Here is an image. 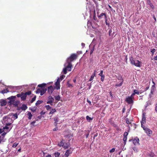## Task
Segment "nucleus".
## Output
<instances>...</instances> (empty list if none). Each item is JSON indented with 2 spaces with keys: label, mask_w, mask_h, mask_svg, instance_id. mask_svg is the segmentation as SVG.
I'll list each match as a JSON object with an SVG mask.
<instances>
[{
  "label": "nucleus",
  "mask_w": 157,
  "mask_h": 157,
  "mask_svg": "<svg viewBox=\"0 0 157 157\" xmlns=\"http://www.w3.org/2000/svg\"><path fill=\"white\" fill-rule=\"evenodd\" d=\"M49 99L50 100H53V101H54V98L52 97V96H50L49 97Z\"/></svg>",
  "instance_id": "55"
},
{
  "label": "nucleus",
  "mask_w": 157,
  "mask_h": 157,
  "mask_svg": "<svg viewBox=\"0 0 157 157\" xmlns=\"http://www.w3.org/2000/svg\"><path fill=\"white\" fill-rule=\"evenodd\" d=\"M9 92V91L7 90V89H6L2 90L1 93L3 94H4L8 92Z\"/></svg>",
  "instance_id": "24"
},
{
  "label": "nucleus",
  "mask_w": 157,
  "mask_h": 157,
  "mask_svg": "<svg viewBox=\"0 0 157 157\" xmlns=\"http://www.w3.org/2000/svg\"><path fill=\"white\" fill-rule=\"evenodd\" d=\"M155 110L156 112H157V103L155 105Z\"/></svg>",
  "instance_id": "61"
},
{
  "label": "nucleus",
  "mask_w": 157,
  "mask_h": 157,
  "mask_svg": "<svg viewBox=\"0 0 157 157\" xmlns=\"http://www.w3.org/2000/svg\"><path fill=\"white\" fill-rule=\"evenodd\" d=\"M58 146L59 147H62L65 149H68L70 146L69 143L65 142L63 140H62L58 144Z\"/></svg>",
  "instance_id": "2"
},
{
  "label": "nucleus",
  "mask_w": 157,
  "mask_h": 157,
  "mask_svg": "<svg viewBox=\"0 0 157 157\" xmlns=\"http://www.w3.org/2000/svg\"><path fill=\"white\" fill-rule=\"evenodd\" d=\"M67 65L65 67L66 68L67 71H71V67H72V64L71 63H67Z\"/></svg>",
  "instance_id": "11"
},
{
  "label": "nucleus",
  "mask_w": 157,
  "mask_h": 157,
  "mask_svg": "<svg viewBox=\"0 0 157 157\" xmlns=\"http://www.w3.org/2000/svg\"><path fill=\"white\" fill-rule=\"evenodd\" d=\"M65 77V76L64 75H61L60 76V78H59L60 80H60H63V79Z\"/></svg>",
  "instance_id": "36"
},
{
  "label": "nucleus",
  "mask_w": 157,
  "mask_h": 157,
  "mask_svg": "<svg viewBox=\"0 0 157 157\" xmlns=\"http://www.w3.org/2000/svg\"><path fill=\"white\" fill-rule=\"evenodd\" d=\"M22 95V92L21 93V94H17V96L18 98L20 97H21V98Z\"/></svg>",
  "instance_id": "51"
},
{
  "label": "nucleus",
  "mask_w": 157,
  "mask_h": 157,
  "mask_svg": "<svg viewBox=\"0 0 157 157\" xmlns=\"http://www.w3.org/2000/svg\"><path fill=\"white\" fill-rule=\"evenodd\" d=\"M139 139L137 137H136L133 140V144L135 145H139L140 144L139 143Z\"/></svg>",
  "instance_id": "9"
},
{
  "label": "nucleus",
  "mask_w": 157,
  "mask_h": 157,
  "mask_svg": "<svg viewBox=\"0 0 157 157\" xmlns=\"http://www.w3.org/2000/svg\"><path fill=\"white\" fill-rule=\"evenodd\" d=\"M136 66L137 67H140V62L138 60H137L135 61V64L134 65Z\"/></svg>",
  "instance_id": "14"
},
{
  "label": "nucleus",
  "mask_w": 157,
  "mask_h": 157,
  "mask_svg": "<svg viewBox=\"0 0 157 157\" xmlns=\"http://www.w3.org/2000/svg\"><path fill=\"white\" fill-rule=\"evenodd\" d=\"M60 80L59 78H58L57 81L55 83V87L54 88L55 89H56L57 90H58L60 89Z\"/></svg>",
  "instance_id": "6"
},
{
  "label": "nucleus",
  "mask_w": 157,
  "mask_h": 157,
  "mask_svg": "<svg viewBox=\"0 0 157 157\" xmlns=\"http://www.w3.org/2000/svg\"><path fill=\"white\" fill-rule=\"evenodd\" d=\"M103 70H101L100 71V73L98 74V75L101 76L102 75H104L103 74Z\"/></svg>",
  "instance_id": "52"
},
{
  "label": "nucleus",
  "mask_w": 157,
  "mask_h": 157,
  "mask_svg": "<svg viewBox=\"0 0 157 157\" xmlns=\"http://www.w3.org/2000/svg\"><path fill=\"white\" fill-rule=\"evenodd\" d=\"M78 57V55L77 54L73 53L72 54L71 56L68 57L67 60V63H71V62L75 60Z\"/></svg>",
  "instance_id": "3"
},
{
  "label": "nucleus",
  "mask_w": 157,
  "mask_h": 157,
  "mask_svg": "<svg viewBox=\"0 0 157 157\" xmlns=\"http://www.w3.org/2000/svg\"><path fill=\"white\" fill-rule=\"evenodd\" d=\"M94 75H91V77H90V79L89 80V81H92L93 80V79H94Z\"/></svg>",
  "instance_id": "47"
},
{
  "label": "nucleus",
  "mask_w": 157,
  "mask_h": 157,
  "mask_svg": "<svg viewBox=\"0 0 157 157\" xmlns=\"http://www.w3.org/2000/svg\"><path fill=\"white\" fill-rule=\"evenodd\" d=\"M153 18L154 19L155 22L156 21V18L155 17V15H153Z\"/></svg>",
  "instance_id": "63"
},
{
  "label": "nucleus",
  "mask_w": 157,
  "mask_h": 157,
  "mask_svg": "<svg viewBox=\"0 0 157 157\" xmlns=\"http://www.w3.org/2000/svg\"><path fill=\"white\" fill-rule=\"evenodd\" d=\"M7 103V102L6 100L3 99L0 100V105L2 106L6 105Z\"/></svg>",
  "instance_id": "10"
},
{
  "label": "nucleus",
  "mask_w": 157,
  "mask_h": 157,
  "mask_svg": "<svg viewBox=\"0 0 157 157\" xmlns=\"http://www.w3.org/2000/svg\"><path fill=\"white\" fill-rule=\"evenodd\" d=\"M45 113V112H44L43 111L41 112L40 113V115L42 116L44 115Z\"/></svg>",
  "instance_id": "54"
},
{
  "label": "nucleus",
  "mask_w": 157,
  "mask_h": 157,
  "mask_svg": "<svg viewBox=\"0 0 157 157\" xmlns=\"http://www.w3.org/2000/svg\"><path fill=\"white\" fill-rule=\"evenodd\" d=\"M101 76V80L103 82L104 81V78H105V75H102Z\"/></svg>",
  "instance_id": "50"
},
{
  "label": "nucleus",
  "mask_w": 157,
  "mask_h": 157,
  "mask_svg": "<svg viewBox=\"0 0 157 157\" xmlns=\"http://www.w3.org/2000/svg\"><path fill=\"white\" fill-rule=\"evenodd\" d=\"M18 144V143H15L13 144L12 146V147H15L17 146Z\"/></svg>",
  "instance_id": "38"
},
{
  "label": "nucleus",
  "mask_w": 157,
  "mask_h": 157,
  "mask_svg": "<svg viewBox=\"0 0 157 157\" xmlns=\"http://www.w3.org/2000/svg\"><path fill=\"white\" fill-rule=\"evenodd\" d=\"M130 60L131 63L132 65H134V64H135V61L133 58L132 57H131L130 59Z\"/></svg>",
  "instance_id": "19"
},
{
  "label": "nucleus",
  "mask_w": 157,
  "mask_h": 157,
  "mask_svg": "<svg viewBox=\"0 0 157 157\" xmlns=\"http://www.w3.org/2000/svg\"><path fill=\"white\" fill-rule=\"evenodd\" d=\"M125 101L128 104H132L133 103V101L131 96H128L125 100Z\"/></svg>",
  "instance_id": "4"
},
{
  "label": "nucleus",
  "mask_w": 157,
  "mask_h": 157,
  "mask_svg": "<svg viewBox=\"0 0 157 157\" xmlns=\"http://www.w3.org/2000/svg\"><path fill=\"white\" fill-rule=\"evenodd\" d=\"M127 137H124L123 139V140L124 141V144H126V141L127 140Z\"/></svg>",
  "instance_id": "34"
},
{
  "label": "nucleus",
  "mask_w": 157,
  "mask_h": 157,
  "mask_svg": "<svg viewBox=\"0 0 157 157\" xmlns=\"http://www.w3.org/2000/svg\"><path fill=\"white\" fill-rule=\"evenodd\" d=\"M112 31L111 29H109V36H110L112 33Z\"/></svg>",
  "instance_id": "43"
},
{
  "label": "nucleus",
  "mask_w": 157,
  "mask_h": 157,
  "mask_svg": "<svg viewBox=\"0 0 157 157\" xmlns=\"http://www.w3.org/2000/svg\"><path fill=\"white\" fill-rule=\"evenodd\" d=\"M31 91H29L25 93H24L25 94L26 96H27V95H30L31 94Z\"/></svg>",
  "instance_id": "39"
},
{
  "label": "nucleus",
  "mask_w": 157,
  "mask_h": 157,
  "mask_svg": "<svg viewBox=\"0 0 157 157\" xmlns=\"http://www.w3.org/2000/svg\"><path fill=\"white\" fill-rule=\"evenodd\" d=\"M56 110L55 109H52V110L49 112V114H53L54 113H55L56 112Z\"/></svg>",
  "instance_id": "23"
},
{
  "label": "nucleus",
  "mask_w": 157,
  "mask_h": 157,
  "mask_svg": "<svg viewBox=\"0 0 157 157\" xmlns=\"http://www.w3.org/2000/svg\"><path fill=\"white\" fill-rule=\"evenodd\" d=\"M84 132H87V133L85 134V135L86 136V138H87L89 136L90 133V131L88 130H85Z\"/></svg>",
  "instance_id": "22"
},
{
  "label": "nucleus",
  "mask_w": 157,
  "mask_h": 157,
  "mask_svg": "<svg viewBox=\"0 0 157 157\" xmlns=\"http://www.w3.org/2000/svg\"><path fill=\"white\" fill-rule=\"evenodd\" d=\"M155 51L156 49L155 48H152L151 49V52L152 53V55Z\"/></svg>",
  "instance_id": "33"
},
{
  "label": "nucleus",
  "mask_w": 157,
  "mask_h": 157,
  "mask_svg": "<svg viewBox=\"0 0 157 157\" xmlns=\"http://www.w3.org/2000/svg\"><path fill=\"white\" fill-rule=\"evenodd\" d=\"M86 118L87 120L89 122L91 121L92 120L93 118V117L92 118H91L89 117L88 116H87L86 117Z\"/></svg>",
  "instance_id": "21"
},
{
  "label": "nucleus",
  "mask_w": 157,
  "mask_h": 157,
  "mask_svg": "<svg viewBox=\"0 0 157 157\" xmlns=\"http://www.w3.org/2000/svg\"><path fill=\"white\" fill-rule=\"evenodd\" d=\"M67 84L68 85V87H72L73 86L72 84L70 83L69 81L67 82Z\"/></svg>",
  "instance_id": "40"
},
{
  "label": "nucleus",
  "mask_w": 157,
  "mask_h": 157,
  "mask_svg": "<svg viewBox=\"0 0 157 157\" xmlns=\"http://www.w3.org/2000/svg\"><path fill=\"white\" fill-rule=\"evenodd\" d=\"M105 20L106 25H107L108 26H109L110 24L108 22V17H106V18H105Z\"/></svg>",
  "instance_id": "28"
},
{
  "label": "nucleus",
  "mask_w": 157,
  "mask_h": 157,
  "mask_svg": "<svg viewBox=\"0 0 157 157\" xmlns=\"http://www.w3.org/2000/svg\"><path fill=\"white\" fill-rule=\"evenodd\" d=\"M94 51V48L92 49H91V51L90 52V55L91 54L93 53Z\"/></svg>",
  "instance_id": "62"
},
{
  "label": "nucleus",
  "mask_w": 157,
  "mask_h": 157,
  "mask_svg": "<svg viewBox=\"0 0 157 157\" xmlns=\"http://www.w3.org/2000/svg\"><path fill=\"white\" fill-rule=\"evenodd\" d=\"M43 102V101H42L38 100L36 102V105H37L42 103Z\"/></svg>",
  "instance_id": "25"
},
{
  "label": "nucleus",
  "mask_w": 157,
  "mask_h": 157,
  "mask_svg": "<svg viewBox=\"0 0 157 157\" xmlns=\"http://www.w3.org/2000/svg\"><path fill=\"white\" fill-rule=\"evenodd\" d=\"M53 102V100H50L49 101H48L47 103V104H50L51 105H52V103Z\"/></svg>",
  "instance_id": "41"
},
{
  "label": "nucleus",
  "mask_w": 157,
  "mask_h": 157,
  "mask_svg": "<svg viewBox=\"0 0 157 157\" xmlns=\"http://www.w3.org/2000/svg\"><path fill=\"white\" fill-rule=\"evenodd\" d=\"M54 89L55 88L52 86H50L48 88V92L49 94H51Z\"/></svg>",
  "instance_id": "8"
},
{
  "label": "nucleus",
  "mask_w": 157,
  "mask_h": 157,
  "mask_svg": "<svg viewBox=\"0 0 157 157\" xmlns=\"http://www.w3.org/2000/svg\"><path fill=\"white\" fill-rule=\"evenodd\" d=\"M116 129L117 132H119L121 130V129L118 127Z\"/></svg>",
  "instance_id": "60"
},
{
  "label": "nucleus",
  "mask_w": 157,
  "mask_h": 157,
  "mask_svg": "<svg viewBox=\"0 0 157 157\" xmlns=\"http://www.w3.org/2000/svg\"><path fill=\"white\" fill-rule=\"evenodd\" d=\"M55 99L56 100L59 101L60 99V97L59 96H57L55 97Z\"/></svg>",
  "instance_id": "37"
},
{
  "label": "nucleus",
  "mask_w": 157,
  "mask_h": 157,
  "mask_svg": "<svg viewBox=\"0 0 157 157\" xmlns=\"http://www.w3.org/2000/svg\"><path fill=\"white\" fill-rule=\"evenodd\" d=\"M27 108V106L25 104H23L20 107V109L23 110H25Z\"/></svg>",
  "instance_id": "16"
},
{
  "label": "nucleus",
  "mask_w": 157,
  "mask_h": 157,
  "mask_svg": "<svg viewBox=\"0 0 157 157\" xmlns=\"http://www.w3.org/2000/svg\"><path fill=\"white\" fill-rule=\"evenodd\" d=\"M115 148H113L109 151V152L110 153L113 152L115 151Z\"/></svg>",
  "instance_id": "44"
},
{
  "label": "nucleus",
  "mask_w": 157,
  "mask_h": 157,
  "mask_svg": "<svg viewBox=\"0 0 157 157\" xmlns=\"http://www.w3.org/2000/svg\"><path fill=\"white\" fill-rule=\"evenodd\" d=\"M93 19L94 20L96 21L97 20V18L96 16H93Z\"/></svg>",
  "instance_id": "57"
},
{
  "label": "nucleus",
  "mask_w": 157,
  "mask_h": 157,
  "mask_svg": "<svg viewBox=\"0 0 157 157\" xmlns=\"http://www.w3.org/2000/svg\"><path fill=\"white\" fill-rule=\"evenodd\" d=\"M113 126L114 127L117 128L118 127L117 125L116 124H113Z\"/></svg>",
  "instance_id": "59"
},
{
  "label": "nucleus",
  "mask_w": 157,
  "mask_h": 157,
  "mask_svg": "<svg viewBox=\"0 0 157 157\" xmlns=\"http://www.w3.org/2000/svg\"><path fill=\"white\" fill-rule=\"evenodd\" d=\"M67 70L66 67L64 68L63 70V72L64 74H66L67 73Z\"/></svg>",
  "instance_id": "32"
},
{
  "label": "nucleus",
  "mask_w": 157,
  "mask_h": 157,
  "mask_svg": "<svg viewBox=\"0 0 157 157\" xmlns=\"http://www.w3.org/2000/svg\"><path fill=\"white\" fill-rule=\"evenodd\" d=\"M36 98V95H35L34 96V97L32 98V99L30 101L31 103H32L35 100Z\"/></svg>",
  "instance_id": "31"
},
{
  "label": "nucleus",
  "mask_w": 157,
  "mask_h": 157,
  "mask_svg": "<svg viewBox=\"0 0 157 157\" xmlns=\"http://www.w3.org/2000/svg\"><path fill=\"white\" fill-rule=\"evenodd\" d=\"M145 114L146 113H143L142 120L141 121V123H142L144 124L146 123Z\"/></svg>",
  "instance_id": "12"
},
{
  "label": "nucleus",
  "mask_w": 157,
  "mask_h": 157,
  "mask_svg": "<svg viewBox=\"0 0 157 157\" xmlns=\"http://www.w3.org/2000/svg\"><path fill=\"white\" fill-rule=\"evenodd\" d=\"M54 120L55 121V123H56L58 121L57 120V118L56 117H55L54 118Z\"/></svg>",
  "instance_id": "56"
},
{
  "label": "nucleus",
  "mask_w": 157,
  "mask_h": 157,
  "mask_svg": "<svg viewBox=\"0 0 157 157\" xmlns=\"http://www.w3.org/2000/svg\"><path fill=\"white\" fill-rule=\"evenodd\" d=\"M144 123H141V127L143 128V129H144V128H146L143 124Z\"/></svg>",
  "instance_id": "64"
},
{
  "label": "nucleus",
  "mask_w": 157,
  "mask_h": 157,
  "mask_svg": "<svg viewBox=\"0 0 157 157\" xmlns=\"http://www.w3.org/2000/svg\"><path fill=\"white\" fill-rule=\"evenodd\" d=\"M128 135V133L126 132H125L124 134V137H127V136Z\"/></svg>",
  "instance_id": "46"
},
{
  "label": "nucleus",
  "mask_w": 157,
  "mask_h": 157,
  "mask_svg": "<svg viewBox=\"0 0 157 157\" xmlns=\"http://www.w3.org/2000/svg\"><path fill=\"white\" fill-rule=\"evenodd\" d=\"M11 115L12 116V117H11V118H14V119H17L18 117L17 115V113H15L14 114L12 113Z\"/></svg>",
  "instance_id": "20"
},
{
  "label": "nucleus",
  "mask_w": 157,
  "mask_h": 157,
  "mask_svg": "<svg viewBox=\"0 0 157 157\" xmlns=\"http://www.w3.org/2000/svg\"><path fill=\"white\" fill-rule=\"evenodd\" d=\"M16 98V96H10V101H11V100H13V99H14ZM11 104L10 103V104Z\"/></svg>",
  "instance_id": "53"
},
{
  "label": "nucleus",
  "mask_w": 157,
  "mask_h": 157,
  "mask_svg": "<svg viewBox=\"0 0 157 157\" xmlns=\"http://www.w3.org/2000/svg\"><path fill=\"white\" fill-rule=\"evenodd\" d=\"M98 17L99 19H101L102 18V17L103 16L105 17V18H106V17H107L106 14L105 13H101L100 15H98Z\"/></svg>",
  "instance_id": "13"
},
{
  "label": "nucleus",
  "mask_w": 157,
  "mask_h": 157,
  "mask_svg": "<svg viewBox=\"0 0 157 157\" xmlns=\"http://www.w3.org/2000/svg\"><path fill=\"white\" fill-rule=\"evenodd\" d=\"M46 86V84L45 83H42L38 85V87L41 88L40 89H44L43 88L45 87Z\"/></svg>",
  "instance_id": "18"
},
{
  "label": "nucleus",
  "mask_w": 157,
  "mask_h": 157,
  "mask_svg": "<svg viewBox=\"0 0 157 157\" xmlns=\"http://www.w3.org/2000/svg\"><path fill=\"white\" fill-rule=\"evenodd\" d=\"M54 155L55 157H60V153L59 152H57L55 153Z\"/></svg>",
  "instance_id": "26"
},
{
  "label": "nucleus",
  "mask_w": 157,
  "mask_h": 157,
  "mask_svg": "<svg viewBox=\"0 0 157 157\" xmlns=\"http://www.w3.org/2000/svg\"><path fill=\"white\" fill-rule=\"evenodd\" d=\"M122 83H123V82H121L120 83H119V84H116L115 85V86H116L117 87L121 86L122 85Z\"/></svg>",
  "instance_id": "48"
},
{
  "label": "nucleus",
  "mask_w": 157,
  "mask_h": 157,
  "mask_svg": "<svg viewBox=\"0 0 157 157\" xmlns=\"http://www.w3.org/2000/svg\"><path fill=\"white\" fill-rule=\"evenodd\" d=\"M9 127L7 126H6L4 127L3 129L0 128V134H1V135H0V143L2 141L3 139V136L4 135L6 134V131L7 130V129H9ZM8 132V131H7Z\"/></svg>",
  "instance_id": "1"
},
{
  "label": "nucleus",
  "mask_w": 157,
  "mask_h": 157,
  "mask_svg": "<svg viewBox=\"0 0 157 157\" xmlns=\"http://www.w3.org/2000/svg\"><path fill=\"white\" fill-rule=\"evenodd\" d=\"M73 150L71 149V147L70 149L67 150L64 156L68 157L70 154H71Z\"/></svg>",
  "instance_id": "7"
},
{
  "label": "nucleus",
  "mask_w": 157,
  "mask_h": 157,
  "mask_svg": "<svg viewBox=\"0 0 157 157\" xmlns=\"http://www.w3.org/2000/svg\"><path fill=\"white\" fill-rule=\"evenodd\" d=\"M27 115L29 116V117H28L29 119V120H30L31 119L32 117V114H31V113L30 112H29L28 113Z\"/></svg>",
  "instance_id": "27"
},
{
  "label": "nucleus",
  "mask_w": 157,
  "mask_h": 157,
  "mask_svg": "<svg viewBox=\"0 0 157 157\" xmlns=\"http://www.w3.org/2000/svg\"><path fill=\"white\" fill-rule=\"evenodd\" d=\"M126 123L128 124H131V123L129 120V119L128 118H127L126 119Z\"/></svg>",
  "instance_id": "42"
},
{
  "label": "nucleus",
  "mask_w": 157,
  "mask_h": 157,
  "mask_svg": "<svg viewBox=\"0 0 157 157\" xmlns=\"http://www.w3.org/2000/svg\"><path fill=\"white\" fill-rule=\"evenodd\" d=\"M87 101L89 104L90 105H91V101L89 100L88 99H87Z\"/></svg>",
  "instance_id": "58"
},
{
  "label": "nucleus",
  "mask_w": 157,
  "mask_h": 157,
  "mask_svg": "<svg viewBox=\"0 0 157 157\" xmlns=\"http://www.w3.org/2000/svg\"><path fill=\"white\" fill-rule=\"evenodd\" d=\"M144 130L145 131V132L146 133L148 136H150L152 135V131L149 128H144Z\"/></svg>",
  "instance_id": "5"
},
{
  "label": "nucleus",
  "mask_w": 157,
  "mask_h": 157,
  "mask_svg": "<svg viewBox=\"0 0 157 157\" xmlns=\"http://www.w3.org/2000/svg\"><path fill=\"white\" fill-rule=\"evenodd\" d=\"M22 95L21 96V99L22 100L25 101L26 99L27 96L24 93L22 92Z\"/></svg>",
  "instance_id": "15"
},
{
  "label": "nucleus",
  "mask_w": 157,
  "mask_h": 157,
  "mask_svg": "<svg viewBox=\"0 0 157 157\" xmlns=\"http://www.w3.org/2000/svg\"><path fill=\"white\" fill-rule=\"evenodd\" d=\"M41 89H40V88L38 89L36 92V94H39L40 93V92L41 91Z\"/></svg>",
  "instance_id": "30"
},
{
  "label": "nucleus",
  "mask_w": 157,
  "mask_h": 157,
  "mask_svg": "<svg viewBox=\"0 0 157 157\" xmlns=\"http://www.w3.org/2000/svg\"><path fill=\"white\" fill-rule=\"evenodd\" d=\"M45 107L46 108V109L47 110H49L51 109V107L49 106V105H46L45 106Z\"/></svg>",
  "instance_id": "29"
},
{
  "label": "nucleus",
  "mask_w": 157,
  "mask_h": 157,
  "mask_svg": "<svg viewBox=\"0 0 157 157\" xmlns=\"http://www.w3.org/2000/svg\"><path fill=\"white\" fill-rule=\"evenodd\" d=\"M132 149L135 152H137L138 151L137 147H133L132 148Z\"/></svg>",
  "instance_id": "35"
},
{
  "label": "nucleus",
  "mask_w": 157,
  "mask_h": 157,
  "mask_svg": "<svg viewBox=\"0 0 157 157\" xmlns=\"http://www.w3.org/2000/svg\"><path fill=\"white\" fill-rule=\"evenodd\" d=\"M133 92L136 94H139V93L138 91L136 90H134Z\"/></svg>",
  "instance_id": "45"
},
{
  "label": "nucleus",
  "mask_w": 157,
  "mask_h": 157,
  "mask_svg": "<svg viewBox=\"0 0 157 157\" xmlns=\"http://www.w3.org/2000/svg\"><path fill=\"white\" fill-rule=\"evenodd\" d=\"M87 85L89 86L88 89H90L91 86V83H88Z\"/></svg>",
  "instance_id": "49"
},
{
  "label": "nucleus",
  "mask_w": 157,
  "mask_h": 157,
  "mask_svg": "<svg viewBox=\"0 0 157 157\" xmlns=\"http://www.w3.org/2000/svg\"><path fill=\"white\" fill-rule=\"evenodd\" d=\"M47 91V89L46 88L44 89H41V91L40 93V95L41 96L43 95Z\"/></svg>",
  "instance_id": "17"
}]
</instances>
